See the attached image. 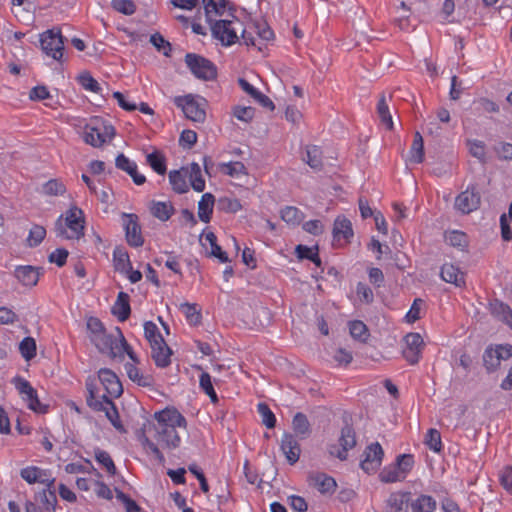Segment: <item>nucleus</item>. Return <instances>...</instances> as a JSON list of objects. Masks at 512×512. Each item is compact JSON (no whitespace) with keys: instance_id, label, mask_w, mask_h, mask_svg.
<instances>
[{"instance_id":"f257e3e1","label":"nucleus","mask_w":512,"mask_h":512,"mask_svg":"<svg viewBox=\"0 0 512 512\" xmlns=\"http://www.w3.org/2000/svg\"><path fill=\"white\" fill-rule=\"evenodd\" d=\"M205 21L210 32H267L262 18L252 19L245 9L237 8L230 0H202Z\"/></svg>"},{"instance_id":"f03ea898","label":"nucleus","mask_w":512,"mask_h":512,"mask_svg":"<svg viewBox=\"0 0 512 512\" xmlns=\"http://www.w3.org/2000/svg\"><path fill=\"white\" fill-rule=\"evenodd\" d=\"M157 424H150L149 428L155 431V437L158 442L163 443L169 449H175L180 446L181 438L176 428H186L187 421L185 417L174 407H167L154 414Z\"/></svg>"},{"instance_id":"7ed1b4c3","label":"nucleus","mask_w":512,"mask_h":512,"mask_svg":"<svg viewBox=\"0 0 512 512\" xmlns=\"http://www.w3.org/2000/svg\"><path fill=\"white\" fill-rule=\"evenodd\" d=\"M86 403L94 411L105 412V416L119 432H125L119 417V413L115 403L107 395H102L100 398L96 396L97 386L94 379L88 378L86 381Z\"/></svg>"},{"instance_id":"20e7f679","label":"nucleus","mask_w":512,"mask_h":512,"mask_svg":"<svg viewBox=\"0 0 512 512\" xmlns=\"http://www.w3.org/2000/svg\"><path fill=\"white\" fill-rule=\"evenodd\" d=\"M118 337L109 334L106 328L99 335H90V341L95 345L100 353H106L110 358L115 359L116 355H121L125 349L126 339L119 327L115 328Z\"/></svg>"},{"instance_id":"39448f33","label":"nucleus","mask_w":512,"mask_h":512,"mask_svg":"<svg viewBox=\"0 0 512 512\" xmlns=\"http://www.w3.org/2000/svg\"><path fill=\"white\" fill-rule=\"evenodd\" d=\"M184 62L191 74L202 81H214L218 72L216 65L209 59L196 53H186Z\"/></svg>"},{"instance_id":"423d86ee","label":"nucleus","mask_w":512,"mask_h":512,"mask_svg":"<svg viewBox=\"0 0 512 512\" xmlns=\"http://www.w3.org/2000/svg\"><path fill=\"white\" fill-rule=\"evenodd\" d=\"M13 383L30 410L39 414L48 412L49 405L40 402L36 389L32 387L29 381L20 376H16L13 379Z\"/></svg>"},{"instance_id":"0eeeda50","label":"nucleus","mask_w":512,"mask_h":512,"mask_svg":"<svg viewBox=\"0 0 512 512\" xmlns=\"http://www.w3.org/2000/svg\"><path fill=\"white\" fill-rule=\"evenodd\" d=\"M481 204V195L479 192L478 184L471 183L467 186L465 191H462L454 202L456 210L462 214H470L476 211Z\"/></svg>"},{"instance_id":"6e6552de","label":"nucleus","mask_w":512,"mask_h":512,"mask_svg":"<svg viewBox=\"0 0 512 512\" xmlns=\"http://www.w3.org/2000/svg\"><path fill=\"white\" fill-rule=\"evenodd\" d=\"M39 42L42 51L53 60L63 63L65 42L63 34H39Z\"/></svg>"},{"instance_id":"1a4fd4ad","label":"nucleus","mask_w":512,"mask_h":512,"mask_svg":"<svg viewBox=\"0 0 512 512\" xmlns=\"http://www.w3.org/2000/svg\"><path fill=\"white\" fill-rule=\"evenodd\" d=\"M65 222L71 233L68 234L67 231L63 229L59 232L60 236H63L66 239H80L84 236L85 219L82 209L75 205L71 206L66 212Z\"/></svg>"},{"instance_id":"9d476101","label":"nucleus","mask_w":512,"mask_h":512,"mask_svg":"<svg viewBox=\"0 0 512 512\" xmlns=\"http://www.w3.org/2000/svg\"><path fill=\"white\" fill-rule=\"evenodd\" d=\"M356 433L352 425L346 424L341 429V434L339 437V444L341 448L337 445H330L328 452L331 456L338 458L341 461H345L347 459V452L356 446Z\"/></svg>"},{"instance_id":"9b49d317","label":"nucleus","mask_w":512,"mask_h":512,"mask_svg":"<svg viewBox=\"0 0 512 512\" xmlns=\"http://www.w3.org/2000/svg\"><path fill=\"white\" fill-rule=\"evenodd\" d=\"M174 103L182 109L186 118L194 122H204L206 112L193 95L178 96L174 99Z\"/></svg>"},{"instance_id":"f8f14e48","label":"nucleus","mask_w":512,"mask_h":512,"mask_svg":"<svg viewBox=\"0 0 512 512\" xmlns=\"http://www.w3.org/2000/svg\"><path fill=\"white\" fill-rule=\"evenodd\" d=\"M122 218L127 243L132 247H141L144 244V238L138 216L133 213H123Z\"/></svg>"},{"instance_id":"ddd939ff","label":"nucleus","mask_w":512,"mask_h":512,"mask_svg":"<svg viewBox=\"0 0 512 512\" xmlns=\"http://www.w3.org/2000/svg\"><path fill=\"white\" fill-rule=\"evenodd\" d=\"M363 460L360 462V467L366 473L376 472L382 464L384 457V450L379 442L369 444L363 453Z\"/></svg>"},{"instance_id":"4468645a","label":"nucleus","mask_w":512,"mask_h":512,"mask_svg":"<svg viewBox=\"0 0 512 512\" xmlns=\"http://www.w3.org/2000/svg\"><path fill=\"white\" fill-rule=\"evenodd\" d=\"M405 347L403 348V357L412 365L417 364L424 345L423 339L419 333H409L404 337Z\"/></svg>"},{"instance_id":"2eb2a0df","label":"nucleus","mask_w":512,"mask_h":512,"mask_svg":"<svg viewBox=\"0 0 512 512\" xmlns=\"http://www.w3.org/2000/svg\"><path fill=\"white\" fill-rule=\"evenodd\" d=\"M98 378L103 385L108 397L118 398L123 393L122 384L118 376L108 368H101L98 371Z\"/></svg>"},{"instance_id":"dca6fc26","label":"nucleus","mask_w":512,"mask_h":512,"mask_svg":"<svg viewBox=\"0 0 512 512\" xmlns=\"http://www.w3.org/2000/svg\"><path fill=\"white\" fill-rule=\"evenodd\" d=\"M308 480L321 494H332L337 487L335 479L325 473H311Z\"/></svg>"},{"instance_id":"f3484780","label":"nucleus","mask_w":512,"mask_h":512,"mask_svg":"<svg viewBox=\"0 0 512 512\" xmlns=\"http://www.w3.org/2000/svg\"><path fill=\"white\" fill-rule=\"evenodd\" d=\"M426 6L425 2H414L408 5L404 0L400 1V6L397 8L398 16L395 21L398 23L400 30H408L410 27V14L419 10L420 6Z\"/></svg>"},{"instance_id":"a211bd4d","label":"nucleus","mask_w":512,"mask_h":512,"mask_svg":"<svg viewBox=\"0 0 512 512\" xmlns=\"http://www.w3.org/2000/svg\"><path fill=\"white\" fill-rule=\"evenodd\" d=\"M281 450L284 453L289 464H295L300 457L301 449L296 438L290 434L285 433L281 440Z\"/></svg>"},{"instance_id":"6ab92c4d","label":"nucleus","mask_w":512,"mask_h":512,"mask_svg":"<svg viewBox=\"0 0 512 512\" xmlns=\"http://www.w3.org/2000/svg\"><path fill=\"white\" fill-rule=\"evenodd\" d=\"M410 492H393L386 501V509L384 512H408L410 501Z\"/></svg>"},{"instance_id":"aec40b11","label":"nucleus","mask_w":512,"mask_h":512,"mask_svg":"<svg viewBox=\"0 0 512 512\" xmlns=\"http://www.w3.org/2000/svg\"><path fill=\"white\" fill-rule=\"evenodd\" d=\"M40 270L31 265L17 266L14 275L24 286L33 287L39 281Z\"/></svg>"},{"instance_id":"412c9836","label":"nucleus","mask_w":512,"mask_h":512,"mask_svg":"<svg viewBox=\"0 0 512 512\" xmlns=\"http://www.w3.org/2000/svg\"><path fill=\"white\" fill-rule=\"evenodd\" d=\"M115 165L118 169L128 173L136 185H142L146 182L145 176L138 173L136 163L131 161L124 154L121 153L116 157Z\"/></svg>"},{"instance_id":"4be33fe9","label":"nucleus","mask_w":512,"mask_h":512,"mask_svg":"<svg viewBox=\"0 0 512 512\" xmlns=\"http://www.w3.org/2000/svg\"><path fill=\"white\" fill-rule=\"evenodd\" d=\"M440 277L447 283L454 284L456 287L465 286V274L457 266L451 263H445L441 267Z\"/></svg>"},{"instance_id":"5701e85b","label":"nucleus","mask_w":512,"mask_h":512,"mask_svg":"<svg viewBox=\"0 0 512 512\" xmlns=\"http://www.w3.org/2000/svg\"><path fill=\"white\" fill-rule=\"evenodd\" d=\"M239 86L248 94L250 95L255 101H257L261 106L264 108H267L269 110H274L275 105L273 101L260 91H258L253 85H251L247 80L244 78L238 79Z\"/></svg>"},{"instance_id":"b1692460","label":"nucleus","mask_w":512,"mask_h":512,"mask_svg":"<svg viewBox=\"0 0 512 512\" xmlns=\"http://www.w3.org/2000/svg\"><path fill=\"white\" fill-rule=\"evenodd\" d=\"M151 357L154 360L156 366L165 368L171 363L172 350L164 341V345L158 342L156 345L151 344Z\"/></svg>"},{"instance_id":"393cba45","label":"nucleus","mask_w":512,"mask_h":512,"mask_svg":"<svg viewBox=\"0 0 512 512\" xmlns=\"http://www.w3.org/2000/svg\"><path fill=\"white\" fill-rule=\"evenodd\" d=\"M130 297L125 292H119L111 312L120 322L126 321L131 314Z\"/></svg>"},{"instance_id":"a878e982","label":"nucleus","mask_w":512,"mask_h":512,"mask_svg":"<svg viewBox=\"0 0 512 512\" xmlns=\"http://www.w3.org/2000/svg\"><path fill=\"white\" fill-rule=\"evenodd\" d=\"M353 237V229L350 220L345 217L338 216L334 221L333 238L339 241L341 238L349 242Z\"/></svg>"},{"instance_id":"bb28decb","label":"nucleus","mask_w":512,"mask_h":512,"mask_svg":"<svg viewBox=\"0 0 512 512\" xmlns=\"http://www.w3.org/2000/svg\"><path fill=\"white\" fill-rule=\"evenodd\" d=\"M151 214L160 221H167L175 213V208L171 202H162L152 200L149 206Z\"/></svg>"},{"instance_id":"cd10ccee","label":"nucleus","mask_w":512,"mask_h":512,"mask_svg":"<svg viewBox=\"0 0 512 512\" xmlns=\"http://www.w3.org/2000/svg\"><path fill=\"white\" fill-rule=\"evenodd\" d=\"M214 204L215 197L213 194L205 193L202 195L200 201L198 202V217L202 222H210L213 214Z\"/></svg>"},{"instance_id":"c85d7f7f","label":"nucleus","mask_w":512,"mask_h":512,"mask_svg":"<svg viewBox=\"0 0 512 512\" xmlns=\"http://www.w3.org/2000/svg\"><path fill=\"white\" fill-rule=\"evenodd\" d=\"M83 139L86 144L93 147H101L105 143V139L101 134V127L92 123L85 125Z\"/></svg>"},{"instance_id":"c756f323","label":"nucleus","mask_w":512,"mask_h":512,"mask_svg":"<svg viewBox=\"0 0 512 512\" xmlns=\"http://www.w3.org/2000/svg\"><path fill=\"white\" fill-rule=\"evenodd\" d=\"M490 309L495 317L512 329V310L507 304L495 300L490 304Z\"/></svg>"},{"instance_id":"7c9ffc66","label":"nucleus","mask_w":512,"mask_h":512,"mask_svg":"<svg viewBox=\"0 0 512 512\" xmlns=\"http://www.w3.org/2000/svg\"><path fill=\"white\" fill-rule=\"evenodd\" d=\"M115 270L123 273L131 270V262L128 252L122 247H116L113 251Z\"/></svg>"},{"instance_id":"2f4dec72","label":"nucleus","mask_w":512,"mask_h":512,"mask_svg":"<svg viewBox=\"0 0 512 512\" xmlns=\"http://www.w3.org/2000/svg\"><path fill=\"white\" fill-rule=\"evenodd\" d=\"M304 161L314 170L320 171L323 167L322 150L319 146L311 145L306 147V158Z\"/></svg>"},{"instance_id":"473e14b6","label":"nucleus","mask_w":512,"mask_h":512,"mask_svg":"<svg viewBox=\"0 0 512 512\" xmlns=\"http://www.w3.org/2000/svg\"><path fill=\"white\" fill-rule=\"evenodd\" d=\"M125 369L129 379L139 386L149 387L152 385L153 378L150 375H143L135 365L127 363Z\"/></svg>"},{"instance_id":"72a5a7b5","label":"nucleus","mask_w":512,"mask_h":512,"mask_svg":"<svg viewBox=\"0 0 512 512\" xmlns=\"http://www.w3.org/2000/svg\"><path fill=\"white\" fill-rule=\"evenodd\" d=\"M424 160V141L420 132H415L413 143L410 149V161L413 163H422Z\"/></svg>"},{"instance_id":"f704fd0d","label":"nucleus","mask_w":512,"mask_h":512,"mask_svg":"<svg viewBox=\"0 0 512 512\" xmlns=\"http://www.w3.org/2000/svg\"><path fill=\"white\" fill-rule=\"evenodd\" d=\"M296 255L299 259H308L312 261L316 266H321V259L318 254V246L308 247L299 244L295 248Z\"/></svg>"},{"instance_id":"c9c22d12","label":"nucleus","mask_w":512,"mask_h":512,"mask_svg":"<svg viewBox=\"0 0 512 512\" xmlns=\"http://www.w3.org/2000/svg\"><path fill=\"white\" fill-rule=\"evenodd\" d=\"M20 476L29 484L40 483L43 480V476H47V471L37 466H29L21 469Z\"/></svg>"},{"instance_id":"e433bc0d","label":"nucleus","mask_w":512,"mask_h":512,"mask_svg":"<svg viewBox=\"0 0 512 512\" xmlns=\"http://www.w3.org/2000/svg\"><path fill=\"white\" fill-rule=\"evenodd\" d=\"M293 430L297 435L302 438L308 436L311 432L310 423L305 414L298 412L294 415L292 420Z\"/></svg>"},{"instance_id":"4c0bfd02","label":"nucleus","mask_w":512,"mask_h":512,"mask_svg":"<svg viewBox=\"0 0 512 512\" xmlns=\"http://www.w3.org/2000/svg\"><path fill=\"white\" fill-rule=\"evenodd\" d=\"M412 512H434L436 501L429 495H421L411 503Z\"/></svg>"},{"instance_id":"58836bf2","label":"nucleus","mask_w":512,"mask_h":512,"mask_svg":"<svg viewBox=\"0 0 512 512\" xmlns=\"http://www.w3.org/2000/svg\"><path fill=\"white\" fill-rule=\"evenodd\" d=\"M169 181L172 189L178 194L186 193L189 190L186 177L179 170H172L169 172Z\"/></svg>"},{"instance_id":"ea45409f","label":"nucleus","mask_w":512,"mask_h":512,"mask_svg":"<svg viewBox=\"0 0 512 512\" xmlns=\"http://www.w3.org/2000/svg\"><path fill=\"white\" fill-rule=\"evenodd\" d=\"M147 163L149 166L158 174L164 175L166 173V159L165 156L159 152L154 151L147 155L146 157Z\"/></svg>"},{"instance_id":"a19ab883","label":"nucleus","mask_w":512,"mask_h":512,"mask_svg":"<svg viewBox=\"0 0 512 512\" xmlns=\"http://www.w3.org/2000/svg\"><path fill=\"white\" fill-rule=\"evenodd\" d=\"M501 363V359L495 349L488 347L483 353V364L488 373L496 371Z\"/></svg>"},{"instance_id":"79ce46f5","label":"nucleus","mask_w":512,"mask_h":512,"mask_svg":"<svg viewBox=\"0 0 512 512\" xmlns=\"http://www.w3.org/2000/svg\"><path fill=\"white\" fill-rule=\"evenodd\" d=\"M19 352L26 361L32 360L37 352L35 339L30 336L25 337L19 344Z\"/></svg>"},{"instance_id":"37998d69","label":"nucleus","mask_w":512,"mask_h":512,"mask_svg":"<svg viewBox=\"0 0 512 512\" xmlns=\"http://www.w3.org/2000/svg\"><path fill=\"white\" fill-rule=\"evenodd\" d=\"M144 335L150 345H156L158 342L164 345V338L159 332V329L156 326V324L153 323L152 321H146L144 323Z\"/></svg>"},{"instance_id":"c03bdc74","label":"nucleus","mask_w":512,"mask_h":512,"mask_svg":"<svg viewBox=\"0 0 512 512\" xmlns=\"http://www.w3.org/2000/svg\"><path fill=\"white\" fill-rule=\"evenodd\" d=\"M78 83L85 89L94 93L101 92L98 81L88 72L84 71L77 76Z\"/></svg>"},{"instance_id":"a18cd8bd","label":"nucleus","mask_w":512,"mask_h":512,"mask_svg":"<svg viewBox=\"0 0 512 512\" xmlns=\"http://www.w3.org/2000/svg\"><path fill=\"white\" fill-rule=\"evenodd\" d=\"M377 113L381 122L387 127V129H393L392 116L389 111V107L386 103L385 96L382 95L377 104Z\"/></svg>"},{"instance_id":"49530a36","label":"nucleus","mask_w":512,"mask_h":512,"mask_svg":"<svg viewBox=\"0 0 512 512\" xmlns=\"http://www.w3.org/2000/svg\"><path fill=\"white\" fill-rule=\"evenodd\" d=\"M257 412L262 418V423L268 428L272 429L276 425V417L272 410L265 402H260L257 405Z\"/></svg>"},{"instance_id":"de8ad7c7","label":"nucleus","mask_w":512,"mask_h":512,"mask_svg":"<svg viewBox=\"0 0 512 512\" xmlns=\"http://www.w3.org/2000/svg\"><path fill=\"white\" fill-rule=\"evenodd\" d=\"M181 310L184 313L189 324L194 326L200 324L202 315L200 310L197 309L196 304L184 303L181 305Z\"/></svg>"},{"instance_id":"09e8293b","label":"nucleus","mask_w":512,"mask_h":512,"mask_svg":"<svg viewBox=\"0 0 512 512\" xmlns=\"http://www.w3.org/2000/svg\"><path fill=\"white\" fill-rule=\"evenodd\" d=\"M302 212L293 206H286L281 210V218L288 224L298 225L302 220Z\"/></svg>"},{"instance_id":"8fccbe9b","label":"nucleus","mask_w":512,"mask_h":512,"mask_svg":"<svg viewBox=\"0 0 512 512\" xmlns=\"http://www.w3.org/2000/svg\"><path fill=\"white\" fill-rule=\"evenodd\" d=\"M379 479L383 483H394L404 480V476L399 472L395 465L383 468L379 474Z\"/></svg>"},{"instance_id":"3c124183","label":"nucleus","mask_w":512,"mask_h":512,"mask_svg":"<svg viewBox=\"0 0 512 512\" xmlns=\"http://www.w3.org/2000/svg\"><path fill=\"white\" fill-rule=\"evenodd\" d=\"M43 193L48 196H58L66 193V186L58 179H50L43 185Z\"/></svg>"},{"instance_id":"603ef678","label":"nucleus","mask_w":512,"mask_h":512,"mask_svg":"<svg viewBox=\"0 0 512 512\" xmlns=\"http://www.w3.org/2000/svg\"><path fill=\"white\" fill-rule=\"evenodd\" d=\"M445 238L447 243L453 247L464 249L468 245L467 235L458 230L451 231Z\"/></svg>"},{"instance_id":"864d4df0","label":"nucleus","mask_w":512,"mask_h":512,"mask_svg":"<svg viewBox=\"0 0 512 512\" xmlns=\"http://www.w3.org/2000/svg\"><path fill=\"white\" fill-rule=\"evenodd\" d=\"M395 466L399 472L406 477V475L412 470L414 466V457L411 454H401L396 458Z\"/></svg>"},{"instance_id":"5fc2aeb1","label":"nucleus","mask_w":512,"mask_h":512,"mask_svg":"<svg viewBox=\"0 0 512 512\" xmlns=\"http://www.w3.org/2000/svg\"><path fill=\"white\" fill-rule=\"evenodd\" d=\"M218 207L220 210L226 213H236L242 209V205L239 199L222 197L218 201Z\"/></svg>"},{"instance_id":"6e6d98bb","label":"nucleus","mask_w":512,"mask_h":512,"mask_svg":"<svg viewBox=\"0 0 512 512\" xmlns=\"http://www.w3.org/2000/svg\"><path fill=\"white\" fill-rule=\"evenodd\" d=\"M149 42L165 56H170L172 47L169 41L165 40L162 34H150Z\"/></svg>"},{"instance_id":"4d7b16f0","label":"nucleus","mask_w":512,"mask_h":512,"mask_svg":"<svg viewBox=\"0 0 512 512\" xmlns=\"http://www.w3.org/2000/svg\"><path fill=\"white\" fill-rule=\"evenodd\" d=\"M46 236V229L40 225H34L29 232L27 244L29 247L38 246Z\"/></svg>"},{"instance_id":"13d9d810","label":"nucleus","mask_w":512,"mask_h":512,"mask_svg":"<svg viewBox=\"0 0 512 512\" xmlns=\"http://www.w3.org/2000/svg\"><path fill=\"white\" fill-rule=\"evenodd\" d=\"M425 444L434 452H440L442 449L440 432L434 428L429 429L425 437Z\"/></svg>"},{"instance_id":"bf43d9fd","label":"nucleus","mask_w":512,"mask_h":512,"mask_svg":"<svg viewBox=\"0 0 512 512\" xmlns=\"http://www.w3.org/2000/svg\"><path fill=\"white\" fill-rule=\"evenodd\" d=\"M350 334L354 339L365 341L368 336L367 326L360 320H354L349 323Z\"/></svg>"},{"instance_id":"052dcab7","label":"nucleus","mask_w":512,"mask_h":512,"mask_svg":"<svg viewBox=\"0 0 512 512\" xmlns=\"http://www.w3.org/2000/svg\"><path fill=\"white\" fill-rule=\"evenodd\" d=\"M95 458L103 467H105L106 471L110 475H114L116 473L115 464L108 452L98 449L95 451Z\"/></svg>"},{"instance_id":"680f3d73","label":"nucleus","mask_w":512,"mask_h":512,"mask_svg":"<svg viewBox=\"0 0 512 512\" xmlns=\"http://www.w3.org/2000/svg\"><path fill=\"white\" fill-rule=\"evenodd\" d=\"M111 6L124 15H132L136 11V5L132 0H112Z\"/></svg>"},{"instance_id":"e2e57ef3","label":"nucleus","mask_w":512,"mask_h":512,"mask_svg":"<svg viewBox=\"0 0 512 512\" xmlns=\"http://www.w3.org/2000/svg\"><path fill=\"white\" fill-rule=\"evenodd\" d=\"M39 500L47 511L54 512L57 504L56 491H42L39 493Z\"/></svg>"},{"instance_id":"0e129e2a","label":"nucleus","mask_w":512,"mask_h":512,"mask_svg":"<svg viewBox=\"0 0 512 512\" xmlns=\"http://www.w3.org/2000/svg\"><path fill=\"white\" fill-rule=\"evenodd\" d=\"M241 38L247 46L257 47L259 51L266 48L263 34H241Z\"/></svg>"},{"instance_id":"69168bd1","label":"nucleus","mask_w":512,"mask_h":512,"mask_svg":"<svg viewBox=\"0 0 512 512\" xmlns=\"http://www.w3.org/2000/svg\"><path fill=\"white\" fill-rule=\"evenodd\" d=\"M356 293L359 299L366 304H370L374 300L372 289L362 282L357 284Z\"/></svg>"},{"instance_id":"338daca9","label":"nucleus","mask_w":512,"mask_h":512,"mask_svg":"<svg viewBox=\"0 0 512 512\" xmlns=\"http://www.w3.org/2000/svg\"><path fill=\"white\" fill-rule=\"evenodd\" d=\"M68 255V250L65 248H58L48 256V260L50 263H55L58 267H62L66 264Z\"/></svg>"},{"instance_id":"774afa93","label":"nucleus","mask_w":512,"mask_h":512,"mask_svg":"<svg viewBox=\"0 0 512 512\" xmlns=\"http://www.w3.org/2000/svg\"><path fill=\"white\" fill-rule=\"evenodd\" d=\"M500 483L504 489L512 492V466H506L500 473Z\"/></svg>"}]
</instances>
